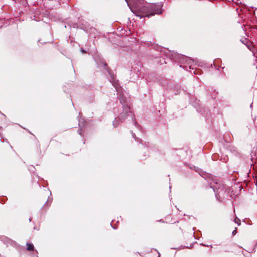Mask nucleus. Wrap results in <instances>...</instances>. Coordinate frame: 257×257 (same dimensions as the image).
<instances>
[{
	"mask_svg": "<svg viewBox=\"0 0 257 257\" xmlns=\"http://www.w3.org/2000/svg\"><path fill=\"white\" fill-rule=\"evenodd\" d=\"M206 179L215 192L216 198L221 201V196H223L225 193L223 185L216 177L209 176V178Z\"/></svg>",
	"mask_w": 257,
	"mask_h": 257,
	"instance_id": "obj_1",
	"label": "nucleus"
},
{
	"mask_svg": "<svg viewBox=\"0 0 257 257\" xmlns=\"http://www.w3.org/2000/svg\"><path fill=\"white\" fill-rule=\"evenodd\" d=\"M187 165H188L191 170H194L196 172H198L200 174V170L199 168L192 165L187 164Z\"/></svg>",
	"mask_w": 257,
	"mask_h": 257,
	"instance_id": "obj_2",
	"label": "nucleus"
},
{
	"mask_svg": "<svg viewBox=\"0 0 257 257\" xmlns=\"http://www.w3.org/2000/svg\"><path fill=\"white\" fill-rule=\"evenodd\" d=\"M34 247L33 245L30 243H27V249L28 250H34Z\"/></svg>",
	"mask_w": 257,
	"mask_h": 257,
	"instance_id": "obj_3",
	"label": "nucleus"
},
{
	"mask_svg": "<svg viewBox=\"0 0 257 257\" xmlns=\"http://www.w3.org/2000/svg\"><path fill=\"white\" fill-rule=\"evenodd\" d=\"M126 116V114L125 113H121L120 115V119L121 120H124V117Z\"/></svg>",
	"mask_w": 257,
	"mask_h": 257,
	"instance_id": "obj_4",
	"label": "nucleus"
},
{
	"mask_svg": "<svg viewBox=\"0 0 257 257\" xmlns=\"http://www.w3.org/2000/svg\"><path fill=\"white\" fill-rule=\"evenodd\" d=\"M250 165L253 167V169H257V162H254V163L251 164Z\"/></svg>",
	"mask_w": 257,
	"mask_h": 257,
	"instance_id": "obj_5",
	"label": "nucleus"
},
{
	"mask_svg": "<svg viewBox=\"0 0 257 257\" xmlns=\"http://www.w3.org/2000/svg\"><path fill=\"white\" fill-rule=\"evenodd\" d=\"M234 222L235 223H237L238 225H240V223L239 222H240V220L239 219H238L237 218H235L234 219Z\"/></svg>",
	"mask_w": 257,
	"mask_h": 257,
	"instance_id": "obj_6",
	"label": "nucleus"
},
{
	"mask_svg": "<svg viewBox=\"0 0 257 257\" xmlns=\"http://www.w3.org/2000/svg\"><path fill=\"white\" fill-rule=\"evenodd\" d=\"M162 13L161 11V10H158L156 13H155V14H161ZM154 14H152V15H154Z\"/></svg>",
	"mask_w": 257,
	"mask_h": 257,
	"instance_id": "obj_7",
	"label": "nucleus"
},
{
	"mask_svg": "<svg viewBox=\"0 0 257 257\" xmlns=\"http://www.w3.org/2000/svg\"><path fill=\"white\" fill-rule=\"evenodd\" d=\"M236 233V229L235 230H234L232 232V234L233 235H235Z\"/></svg>",
	"mask_w": 257,
	"mask_h": 257,
	"instance_id": "obj_8",
	"label": "nucleus"
},
{
	"mask_svg": "<svg viewBox=\"0 0 257 257\" xmlns=\"http://www.w3.org/2000/svg\"><path fill=\"white\" fill-rule=\"evenodd\" d=\"M124 109H125V110H126V112L127 113V109H129V108H128L127 106H126V107H125V106H124Z\"/></svg>",
	"mask_w": 257,
	"mask_h": 257,
	"instance_id": "obj_9",
	"label": "nucleus"
},
{
	"mask_svg": "<svg viewBox=\"0 0 257 257\" xmlns=\"http://www.w3.org/2000/svg\"><path fill=\"white\" fill-rule=\"evenodd\" d=\"M115 123H117V120H115L114 122H113V125H115Z\"/></svg>",
	"mask_w": 257,
	"mask_h": 257,
	"instance_id": "obj_10",
	"label": "nucleus"
},
{
	"mask_svg": "<svg viewBox=\"0 0 257 257\" xmlns=\"http://www.w3.org/2000/svg\"><path fill=\"white\" fill-rule=\"evenodd\" d=\"M133 2L135 3V0H131Z\"/></svg>",
	"mask_w": 257,
	"mask_h": 257,
	"instance_id": "obj_11",
	"label": "nucleus"
},
{
	"mask_svg": "<svg viewBox=\"0 0 257 257\" xmlns=\"http://www.w3.org/2000/svg\"><path fill=\"white\" fill-rule=\"evenodd\" d=\"M253 158H252L251 159V161H252V160H253Z\"/></svg>",
	"mask_w": 257,
	"mask_h": 257,
	"instance_id": "obj_12",
	"label": "nucleus"
},
{
	"mask_svg": "<svg viewBox=\"0 0 257 257\" xmlns=\"http://www.w3.org/2000/svg\"><path fill=\"white\" fill-rule=\"evenodd\" d=\"M255 159H257V158H255Z\"/></svg>",
	"mask_w": 257,
	"mask_h": 257,
	"instance_id": "obj_13",
	"label": "nucleus"
}]
</instances>
